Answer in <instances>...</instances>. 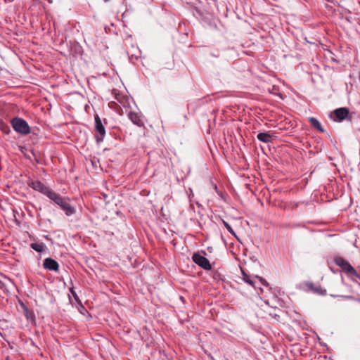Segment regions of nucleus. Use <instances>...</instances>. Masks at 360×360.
Instances as JSON below:
<instances>
[{
    "label": "nucleus",
    "instance_id": "nucleus-5",
    "mask_svg": "<svg viewBox=\"0 0 360 360\" xmlns=\"http://www.w3.org/2000/svg\"><path fill=\"white\" fill-rule=\"evenodd\" d=\"M192 259L196 264L205 270H210L212 269L210 261L204 256L198 253H195L193 255Z\"/></svg>",
    "mask_w": 360,
    "mask_h": 360
},
{
    "label": "nucleus",
    "instance_id": "nucleus-3",
    "mask_svg": "<svg viewBox=\"0 0 360 360\" xmlns=\"http://www.w3.org/2000/svg\"><path fill=\"white\" fill-rule=\"evenodd\" d=\"M335 264L340 267L342 270L349 276H358V274L354 268L344 258L337 257L334 259Z\"/></svg>",
    "mask_w": 360,
    "mask_h": 360
},
{
    "label": "nucleus",
    "instance_id": "nucleus-1",
    "mask_svg": "<svg viewBox=\"0 0 360 360\" xmlns=\"http://www.w3.org/2000/svg\"><path fill=\"white\" fill-rule=\"evenodd\" d=\"M11 124L13 129L22 135H27L30 132L28 123L22 118L14 117L11 120Z\"/></svg>",
    "mask_w": 360,
    "mask_h": 360
},
{
    "label": "nucleus",
    "instance_id": "nucleus-2",
    "mask_svg": "<svg viewBox=\"0 0 360 360\" xmlns=\"http://www.w3.org/2000/svg\"><path fill=\"white\" fill-rule=\"evenodd\" d=\"M28 186L32 189L41 193L47 198H50L54 191L44 185L42 182L37 180H30L27 183Z\"/></svg>",
    "mask_w": 360,
    "mask_h": 360
},
{
    "label": "nucleus",
    "instance_id": "nucleus-11",
    "mask_svg": "<svg viewBox=\"0 0 360 360\" xmlns=\"http://www.w3.org/2000/svg\"><path fill=\"white\" fill-rule=\"evenodd\" d=\"M309 122L311 124V125L314 129H317L319 131H320V132H323L324 131V129L322 127L321 123L319 122V121L316 118L313 117H309Z\"/></svg>",
    "mask_w": 360,
    "mask_h": 360
},
{
    "label": "nucleus",
    "instance_id": "nucleus-18",
    "mask_svg": "<svg viewBox=\"0 0 360 360\" xmlns=\"http://www.w3.org/2000/svg\"><path fill=\"white\" fill-rule=\"evenodd\" d=\"M1 131L5 134H9L11 132V129L7 125L3 126L1 127Z\"/></svg>",
    "mask_w": 360,
    "mask_h": 360
},
{
    "label": "nucleus",
    "instance_id": "nucleus-13",
    "mask_svg": "<svg viewBox=\"0 0 360 360\" xmlns=\"http://www.w3.org/2000/svg\"><path fill=\"white\" fill-rule=\"evenodd\" d=\"M62 210L65 212L66 216L70 217L75 214L76 209L72 206L70 202L67 203L66 205L63 207Z\"/></svg>",
    "mask_w": 360,
    "mask_h": 360
},
{
    "label": "nucleus",
    "instance_id": "nucleus-7",
    "mask_svg": "<svg viewBox=\"0 0 360 360\" xmlns=\"http://www.w3.org/2000/svg\"><path fill=\"white\" fill-rule=\"evenodd\" d=\"M306 287L307 288L308 290L319 295H326V290L323 289L320 285H315L312 282H307L305 283Z\"/></svg>",
    "mask_w": 360,
    "mask_h": 360
},
{
    "label": "nucleus",
    "instance_id": "nucleus-6",
    "mask_svg": "<svg viewBox=\"0 0 360 360\" xmlns=\"http://www.w3.org/2000/svg\"><path fill=\"white\" fill-rule=\"evenodd\" d=\"M51 200H52L55 204L58 205L60 208L62 210L67 203L70 202V198L67 197H63L60 194L56 193L55 191L49 198Z\"/></svg>",
    "mask_w": 360,
    "mask_h": 360
},
{
    "label": "nucleus",
    "instance_id": "nucleus-12",
    "mask_svg": "<svg viewBox=\"0 0 360 360\" xmlns=\"http://www.w3.org/2000/svg\"><path fill=\"white\" fill-rule=\"evenodd\" d=\"M259 141L264 143H269L271 141V135L267 132H260L257 135Z\"/></svg>",
    "mask_w": 360,
    "mask_h": 360
},
{
    "label": "nucleus",
    "instance_id": "nucleus-16",
    "mask_svg": "<svg viewBox=\"0 0 360 360\" xmlns=\"http://www.w3.org/2000/svg\"><path fill=\"white\" fill-rule=\"evenodd\" d=\"M222 223L224 225V226L226 227V229H227V231L232 235L233 236H236V233L234 232V231L233 230V229L231 228V226H230V224L226 222V221L224 220H222Z\"/></svg>",
    "mask_w": 360,
    "mask_h": 360
},
{
    "label": "nucleus",
    "instance_id": "nucleus-17",
    "mask_svg": "<svg viewBox=\"0 0 360 360\" xmlns=\"http://www.w3.org/2000/svg\"><path fill=\"white\" fill-rule=\"evenodd\" d=\"M70 292H71L72 295L73 296V297L75 298V301H76V302H80V300H79V297H78V295H77L76 292L75 291V290H74V288H73V287H72V288H70Z\"/></svg>",
    "mask_w": 360,
    "mask_h": 360
},
{
    "label": "nucleus",
    "instance_id": "nucleus-10",
    "mask_svg": "<svg viewBox=\"0 0 360 360\" xmlns=\"http://www.w3.org/2000/svg\"><path fill=\"white\" fill-rule=\"evenodd\" d=\"M129 118L134 124H135L136 125H137L139 127H141L143 125V122L142 119L141 118V116L136 112H129Z\"/></svg>",
    "mask_w": 360,
    "mask_h": 360
},
{
    "label": "nucleus",
    "instance_id": "nucleus-9",
    "mask_svg": "<svg viewBox=\"0 0 360 360\" xmlns=\"http://www.w3.org/2000/svg\"><path fill=\"white\" fill-rule=\"evenodd\" d=\"M44 267L51 271H58L59 269L58 263L52 258H46L44 261Z\"/></svg>",
    "mask_w": 360,
    "mask_h": 360
},
{
    "label": "nucleus",
    "instance_id": "nucleus-20",
    "mask_svg": "<svg viewBox=\"0 0 360 360\" xmlns=\"http://www.w3.org/2000/svg\"><path fill=\"white\" fill-rule=\"evenodd\" d=\"M110 0H104L105 2H108Z\"/></svg>",
    "mask_w": 360,
    "mask_h": 360
},
{
    "label": "nucleus",
    "instance_id": "nucleus-15",
    "mask_svg": "<svg viewBox=\"0 0 360 360\" xmlns=\"http://www.w3.org/2000/svg\"><path fill=\"white\" fill-rule=\"evenodd\" d=\"M243 281L245 283H248L251 286H253V287L255 286V281L253 278H251L250 276L245 274L243 271Z\"/></svg>",
    "mask_w": 360,
    "mask_h": 360
},
{
    "label": "nucleus",
    "instance_id": "nucleus-8",
    "mask_svg": "<svg viewBox=\"0 0 360 360\" xmlns=\"http://www.w3.org/2000/svg\"><path fill=\"white\" fill-rule=\"evenodd\" d=\"M335 121L342 122L349 116V110L347 108H340L333 111Z\"/></svg>",
    "mask_w": 360,
    "mask_h": 360
},
{
    "label": "nucleus",
    "instance_id": "nucleus-4",
    "mask_svg": "<svg viewBox=\"0 0 360 360\" xmlns=\"http://www.w3.org/2000/svg\"><path fill=\"white\" fill-rule=\"evenodd\" d=\"M95 119V130L96 131V134H95V139L97 143H100L104 139L105 135V129L102 124L101 120L98 115H96L94 117Z\"/></svg>",
    "mask_w": 360,
    "mask_h": 360
},
{
    "label": "nucleus",
    "instance_id": "nucleus-14",
    "mask_svg": "<svg viewBox=\"0 0 360 360\" xmlns=\"http://www.w3.org/2000/svg\"><path fill=\"white\" fill-rule=\"evenodd\" d=\"M30 247L38 252H41L44 249V244L43 243H31Z\"/></svg>",
    "mask_w": 360,
    "mask_h": 360
},
{
    "label": "nucleus",
    "instance_id": "nucleus-19",
    "mask_svg": "<svg viewBox=\"0 0 360 360\" xmlns=\"http://www.w3.org/2000/svg\"><path fill=\"white\" fill-rule=\"evenodd\" d=\"M257 278L259 279V281L262 282V283L264 285H268V284H267V283H266V281L264 279H263L262 278L259 277V276H257Z\"/></svg>",
    "mask_w": 360,
    "mask_h": 360
}]
</instances>
